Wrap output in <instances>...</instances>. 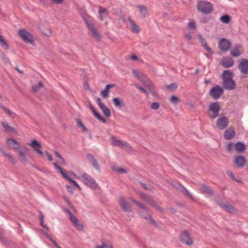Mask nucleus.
Masks as SVG:
<instances>
[{
	"label": "nucleus",
	"mask_w": 248,
	"mask_h": 248,
	"mask_svg": "<svg viewBox=\"0 0 248 248\" xmlns=\"http://www.w3.org/2000/svg\"><path fill=\"white\" fill-rule=\"evenodd\" d=\"M232 73L229 70H225L223 73V87L228 90H232L235 88V82L232 78Z\"/></svg>",
	"instance_id": "obj_1"
},
{
	"label": "nucleus",
	"mask_w": 248,
	"mask_h": 248,
	"mask_svg": "<svg viewBox=\"0 0 248 248\" xmlns=\"http://www.w3.org/2000/svg\"><path fill=\"white\" fill-rule=\"evenodd\" d=\"M77 178L80 180L85 185L93 189H96L98 186V185L93 178L86 173H84L82 175L78 176Z\"/></svg>",
	"instance_id": "obj_2"
},
{
	"label": "nucleus",
	"mask_w": 248,
	"mask_h": 248,
	"mask_svg": "<svg viewBox=\"0 0 248 248\" xmlns=\"http://www.w3.org/2000/svg\"><path fill=\"white\" fill-rule=\"evenodd\" d=\"M198 11L204 15L210 14L213 11L212 3L206 0L199 1L197 4Z\"/></svg>",
	"instance_id": "obj_3"
},
{
	"label": "nucleus",
	"mask_w": 248,
	"mask_h": 248,
	"mask_svg": "<svg viewBox=\"0 0 248 248\" xmlns=\"http://www.w3.org/2000/svg\"><path fill=\"white\" fill-rule=\"evenodd\" d=\"M220 107L218 102H214L210 104L208 114L211 119H215L219 115Z\"/></svg>",
	"instance_id": "obj_4"
},
{
	"label": "nucleus",
	"mask_w": 248,
	"mask_h": 248,
	"mask_svg": "<svg viewBox=\"0 0 248 248\" xmlns=\"http://www.w3.org/2000/svg\"><path fill=\"white\" fill-rule=\"evenodd\" d=\"M223 93V89L218 85H217L212 88L209 93L211 97L215 100L218 99Z\"/></svg>",
	"instance_id": "obj_5"
},
{
	"label": "nucleus",
	"mask_w": 248,
	"mask_h": 248,
	"mask_svg": "<svg viewBox=\"0 0 248 248\" xmlns=\"http://www.w3.org/2000/svg\"><path fill=\"white\" fill-rule=\"evenodd\" d=\"M131 201L137 204L142 210L141 211L139 212V214L140 216L143 218L148 219L150 215L148 213L147 208H146L143 204L135 200L131 199Z\"/></svg>",
	"instance_id": "obj_6"
},
{
	"label": "nucleus",
	"mask_w": 248,
	"mask_h": 248,
	"mask_svg": "<svg viewBox=\"0 0 248 248\" xmlns=\"http://www.w3.org/2000/svg\"><path fill=\"white\" fill-rule=\"evenodd\" d=\"M18 34L25 43L29 44L33 43V41L32 35L24 30H20L19 31Z\"/></svg>",
	"instance_id": "obj_7"
},
{
	"label": "nucleus",
	"mask_w": 248,
	"mask_h": 248,
	"mask_svg": "<svg viewBox=\"0 0 248 248\" xmlns=\"http://www.w3.org/2000/svg\"><path fill=\"white\" fill-rule=\"evenodd\" d=\"M229 125V121L227 117L222 116L217 121V127L220 130L225 129Z\"/></svg>",
	"instance_id": "obj_8"
},
{
	"label": "nucleus",
	"mask_w": 248,
	"mask_h": 248,
	"mask_svg": "<svg viewBox=\"0 0 248 248\" xmlns=\"http://www.w3.org/2000/svg\"><path fill=\"white\" fill-rule=\"evenodd\" d=\"M218 46L220 49L222 51L226 52L230 49L231 43L228 40L225 38H222L219 40Z\"/></svg>",
	"instance_id": "obj_9"
},
{
	"label": "nucleus",
	"mask_w": 248,
	"mask_h": 248,
	"mask_svg": "<svg viewBox=\"0 0 248 248\" xmlns=\"http://www.w3.org/2000/svg\"><path fill=\"white\" fill-rule=\"evenodd\" d=\"M111 141L112 145L116 146L123 148H129L130 147V145L127 142L121 140H118L114 136H112L111 137Z\"/></svg>",
	"instance_id": "obj_10"
},
{
	"label": "nucleus",
	"mask_w": 248,
	"mask_h": 248,
	"mask_svg": "<svg viewBox=\"0 0 248 248\" xmlns=\"http://www.w3.org/2000/svg\"><path fill=\"white\" fill-rule=\"evenodd\" d=\"M85 21L86 22V25L88 26V28L91 32L92 36L96 40H99L100 38V34L95 29L94 27V25L93 23L89 22L87 19H85Z\"/></svg>",
	"instance_id": "obj_11"
},
{
	"label": "nucleus",
	"mask_w": 248,
	"mask_h": 248,
	"mask_svg": "<svg viewBox=\"0 0 248 248\" xmlns=\"http://www.w3.org/2000/svg\"><path fill=\"white\" fill-rule=\"evenodd\" d=\"M246 162V159L243 156L238 155L234 158L233 164L237 168H242L245 166Z\"/></svg>",
	"instance_id": "obj_12"
},
{
	"label": "nucleus",
	"mask_w": 248,
	"mask_h": 248,
	"mask_svg": "<svg viewBox=\"0 0 248 248\" xmlns=\"http://www.w3.org/2000/svg\"><path fill=\"white\" fill-rule=\"evenodd\" d=\"M242 46L239 44H235L230 51V54L233 57H238L243 53Z\"/></svg>",
	"instance_id": "obj_13"
},
{
	"label": "nucleus",
	"mask_w": 248,
	"mask_h": 248,
	"mask_svg": "<svg viewBox=\"0 0 248 248\" xmlns=\"http://www.w3.org/2000/svg\"><path fill=\"white\" fill-rule=\"evenodd\" d=\"M217 203L225 211L231 213H236L235 209L228 202L224 203L222 202H218Z\"/></svg>",
	"instance_id": "obj_14"
},
{
	"label": "nucleus",
	"mask_w": 248,
	"mask_h": 248,
	"mask_svg": "<svg viewBox=\"0 0 248 248\" xmlns=\"http://www.w3.org/2000/svg\"><path fill=\"white\" fill-rule=\"evenodd\" d=\"M96 102L99 108L102 110L104 114L106 117H109L110 116V109L104 103H102L101 98H97L96 99Z\"/></svg>",
	"instance_id": "obj_15"
},
{
	"label": "nucleus",
	"mask_w": 248,
	"mask_h": 248,
	"mask_svg": "<svg viewBox=\"0 0 248 248\" xmlns=\"http://www.w3.org/2000/svg\"><path fill=\"white\" fill-rule=\"evenodd\" d=\"M28 144L40 155H44V153L40 150L41 145L38 141L35 140H33L31 143H28Z\"/></svg>",
	"instance_id": "obj_16"
},
{
	"label": "nucleus",
	"mask_w": 248,
	"mask_h": 248,
	"mask_svg": "<svg viewBox=\"0 0 248 248\" xmlns=\"http://www.w3.org/2000/svg\"><path fill=\"white\" fill-rule=\"evenodd\" d=\"M220 63L221 65L226 68L232 67L234 63L233 59L229 57L223 58L221 60Z\"/></svg>",
	"instance_id": "obj_17"
},
{
	"label": "nucleus",
	"mask_w": 248,
	"mask_h": 248,
	"mask_svg": "<svg viewBox=\"0 0 248 248\" xmlns=\"http://www.w3.org/2000/svg\"><path fill=\"white\" fill-rule=\"evenodd\" d=\"M180 239L181 241L186 245H190L192 244L193 241L190 237L189 234L186 231H185L180 235Z\"/></svg>",
	"instance_id": "obj_18"
},
{
	"label": "nucleus",
	"mask_w": 248,
	"mask_h": 248,
	"mask_svg": "<svg viewBox=\"0 0 248 248\" xmlns=\"http://www.w3.org/2000/svg\"><path fill=\"white\" fill-rule=\"evenodd\" d=\"M238 68L241 73L243 74H248V60L242 59L238 65Z\"/></svg>",
	"instance_id": "obj_19"
},
{
	"label": "nucleus",
	"mask_w": 248,
	"mask_h": 248,
	"mask_svg": "<svg viewBox=\"0 0 248 248\" xmlns=\"http://www.w3.org/2000/svg\"><path fill=\"white\" fill-rule=\"evenodd\" d=\"M235 136V132L233 128L231 127L227 129L224 134V137L227 140H232Z\"/></svg>",
	"instance_id": "obj_20"
},
{
	"label": "nucleus",
	"mask_w": 248,
	"mask_h": 248,
	"mask_svg": "<svg viewBox=\"0 0 248 248\" xmlns=\"http://www.w3.org/2000/svg\"><path fill=\"white\" fill-rule=\"evenodd\" d=\"M119 204L122 210L124 212L130 211V205L128 202H126L123 197H120L119 201Z\"/></svg>",
	"instance_id": "obj_21"
},
{
	"label": "nucleus",
	"mask_w": 248,
	"mask_h": 248,
	"mask_svg": "<svg viewBox=\"0 0 248 248\" xmlns=\"http://www.w3.org/2000/svg\"><path fill=\"white\" fill-rule=\"evenodd\" d=\"M198 37L202 46L206 49V50L210 54H213V51L209 46H208L206 40L202 38L201 35H198Z\"/></svg>",
	"instance_id": "obj_22"
},
{
	"label": "nucleus",
	"mask_w": 248,
	"mask_h": 248,
	"mask_svg": "<svg viewBox=\"0 0 248 248\" xmlns=\"http://www.w3.org/2000/svg\"><path fill=\"white\" fill-rule=\"evenodd\" d=\"M87 158L96 170H99L100 169L97 161L92 154H88L87 155Z\"/></svg>",
	"instance_id": "obj_23"
},
{
	"label": "nucleus",
	"mask_w": 248,
	"mask_h": 248,
	"mask_svg": "<svg viewBox=\"0 0 248 248\" xmlns=\"http://www.w3.org/2000/svg\"><path fill=\"white\" fill-rule=\"evenodd\" d=\"M174 186L179 190V191H181L185 194V195L187 196L189 198L192 199V196L191 194L188 192V191L182 185L180 184H177V185Z\"/></svg>",
	"instance_id": "obj_24"
},
{
	"label": "nucleus",
	"mask_w": 248,
	"mask_h": 248,
	"mask_svg": "<svg viewBox=\"0 0 248 248\" xmlns=\"http://www.w3.org/2000/svg\"><path fill=\"white\" fill-rule=\"evenodd\" d=\"M19 153V156L20 157V161L23 163H26L27 162V159L26 157L25 154L26 152L28 151V148L26 147H24V148L21 149L17 150Z\"/></svg>",
	"instance_id": "obj_25"
},
{
	"label": "nucleus",
	"mask_w": 248,
	"mask_h": 248,
	"mask_svg": "<svg viewBox=\"0 0 248 248\" xmlns=\"http://www.w3.org/2000/svg\"><path fill=\"white\" fill-rule=\"evenodd\" d=\"M7 142L8 145L12 148L18 150L19 147V143L13 139L9 138L7 139Z\"/></svg>",
	"instance_id": "obj_26"
},
{
	"label": "nucleus",
	"mask_w": 248,
	"mask_h": 248,
	"mask_svg": "<svg viewBox=\"0 0 248 248\" xmlns=\"http://www.w3.org/2000/svg\"><path fill=\"white\" fill-rule=\"evenodd\" d=\"M128 20L130 22V26L131 28V31L134 33H139L140 32V29L138 26H137L134 21L129 17Z\"/></svg>",
	"instance_id": "obj_27"
},
{
	"label": "nucleus",
	"mask_w": 248,
	"mask_h": 248,
	"mask_svg": "<svg viewBox=\"0 0 248 248\" xmlns=\"http://www.w3.org/2000/svg\"><path fill=\"white\" fill-rule=\"evenodd\" d=\"M114 86V84H108L106 85L105 89L101 92L102 97L104 98H107L108 96V90Z\"/></svg>",
	"instance_id": "obj_28"
},
{
	"label": "nucleus",
	"mask_w": 248,
	"mask_h": 248,
	"mask_svg": "<svg viewBox=\"0 0 248 248\" xmlns=\"http://www.w3.org/2000/svg\"><path fill=\"white\" fill-rule=\"evenodd\" d=\"M140 82H142L145 87L148 89H150L153 86V83L146 76H145Z\"/></svg>",
	"instance_id": "obj_29"
},
{
	"label": "nucleus",
	"mask_w": 248,
	"mask_h": 248,
	"mask_svg": "<svg viewBox=\"0 0 248 248\" xmlns=\"http://www.w3.org/2000/svg\"><path fill=\"white\" fill-rule=\"evenodd\" d=\"M234 148L238 152L241 153L245 150L246 146L243 142H238L234 145Z\"/></svg>",
	"instance_id": "obj_30"
},
{
	"label": "nucleus",
	"mask_w": 248,
	"mask_h": 248,
	"mask_svg": "<svg viewBox=\"0 0 248 248\" xmlns=\"http://www.w3.org/2000/svg\"><path fill=\"white\" fill-rule=\"evenodd\" d=\"M132 73L140 81H141L146 76L142 72H140L138 70H133Z\"/></svg>",
	"instance_id": "obj_31"
},
{
	"label": "nucleus",
	"mask_w": 248,
	"mask_h": 248,
	"mask_svg": "<svg viewBox=\"0 0 248 248\" xmlns=\"http://www.w3.org/2000/svg\"><path fill=\"white\" fill-rule=\"evenodd\" d=\"M1 125H2V127H3V128L4 129V130L7 132H12L14 133L16 132V130L14 128L10 126L6 123L2 122Z\"/></svg>",
	"instance_id": "obj_32"
},
{
	"label": "nucleus",
	"mask_w": 248,
	"mask_h": 248,
	"mask_svg": "<svg viewBox=\"0 0 248 248\" xmlns=\"http://www.w3.org/2000/svg\"><path fill=\"white\" fill-rule=\"evenodd\" d=\"M2 153L5 156V157H6L8 160V161H9L11 163L13 164H15L16 160L12 155L8 153H7L6 151L4 150L2 151Z\"/></svg>",
	"instance_id": "obj_33"
},
{
	"label": "nucleus",
	"mask_w": 248,
	"mask_h": 248,
	"mask_svg": "<svg viewBox=\"0 0 248 248\" xmlns=\"http://www.w3.org/2000/svg\"><path fill=\"white\" fill-rule=\"evenodd\" d=\"M66 211L69 214L70 219L71 221L74 224V225L76 226H80V225L78 223V220L77 219V218L76 217H75L68 209H67Z\"/></svg>",
	"instance_id": "obj_34"
},
{
	"label": "nucleus",
	"mask_w": 248,
	"mask_h": 248,
	"mask_svg": "<svg viewBox=\"0 0 248 248\" xmlns=\"http://www.w3.org/2000/svg\"><path fill=\"white\" fill-rule=\"evenodd\" d=\"M201 190L202 191V193H207L209 194H213V191L211 189V188L207 186H206L205 185H202L201 187Z\"/></svg>",
	"instance_id": "obj_35"
},
{
	"label": "nucleus",
	"mask_w": 248,
	"mask_h": 248,
	"mask_svg": "<svg viewBox=\"0 0 248 248\" xmlns=\"http://www.w3.org/2000/svg\"><path fill=\"white\" fill-rule=\"evenodd\" d=\"M137 7L139 9L140 13L143 16H145L148 15V10L145 6L138 5L137 6Z\"/></svg>",
	"instance_id": "obj_36"
},
{
	"label": "nucleus",
	"mask_w": 248,
	"mask_h": 248,
	"mask_svg": "<svg viewBox=\"0 0 248 248\" xmlns=\"http://www.w3.org/2000/svg\"><path fill=\"white\" fill-rule=\"evenodd\" d=\"M0 44L4 49L7 50L9 49V45L4 39L3 36L0 34Z\"/></svg>",
	"instance_id": "obj_37"
},
{
	"label": "nucleus",
	"mask_w": 248,
	"mask_h": 248,
	"mask_svg": "<svg viewBox=\"0 0 248 248\" xmlns=\"http://www.w3.org/2000/svg\"><path fill=\"white\" fill-rule=\"evenodd\" d=\"M39 218L40 220V225L44 228L46 229L47 230H48V227L46 225H44V215L41 212H39Z\"/></svg>",
	"instance_id": "obj_38"
},
{
	"label": "nucleus",
	"mask_w": 248,
	"mask_h": 248,
	"mask_svg": "<svg viewBox=\"0 0 248 248\" xmlns=\"http://www.w3.org/2000/svg\"><path fill=\"white\" fill-rule=\"evenodd\" d=\"M148 202L151 205L156 207V208L160 212H163V209L160 207L158 206L157 204V202L152 200L151 198L149 200H148Z\"/></svg>",
	"instance_id": "obj_39"
},
{
	"label": "nucleus",
	"mask_w": 248,
	"mask_h": 248,
	"mask_svg": "<svg viewBox=\"0 0 248 248\" xmlns=\"http://www.w3.org/2000/svg\"><path fill=\"white\" fill-rule=\"evenodd\" d=\"M93 113L94 115V116L101 122H102L104 124L106 123L107 121L106 120L103 118L102 117H101L100 114L96 111V110H93Z\"/></svg>",
	"instance_id": "obj_40"
},
{
	"label": "nucleus",
	"mask_w": 248,
	"mask_h": 248,
	"mask_svg": "<svg viewBox=\"0 0 248 248\" xmlns=\"http://www.w3.org/2000/svg\"><path fill=\"white\" fill-rule=\"evenodd\" d=\"M220 20L222 23L228 24L230 22L231 18L229 16L224 15L220 17Z\"/></svg>",
	"instance_id": "obj_41"
},
{
	"label": "nucleus",
	"mask_w": 248,
	"mask_h": 248,
	"mask_svg": "<svg viewBox=\"0 0 248 248\" xmlns=\"http://www.w3.org/2000/svg\"><path fill=\"white\" fill-rule=\"evenodd\" d=\"M77 123L78 126L80 128L82 129V130L84 131H88V129L86 128V127L83 124L82 122L79 119L77 120Z\"/></svg>",
	"instance_id": "obj_42"
},
{
	"label": "nucleus",
	"mask_w": 248,
	"mask_h": 248,
	"mask_svg": "<svg viewBox=\"0 0 248 248\" xmlns=\"http://www.w3.org/2000/svg\"><path fill=\"white\" fill-rule=\"evenodd\" d=\"M43 86L44 85L43 83L41 81H39L36 85L32 87V90L34 92H36L39 90L40 88H42Z\"/></svg>",
	"instance_id": "obj_43"
},
{
	"label": "nucleus",
	"mask_w": 248,
	"mask_h": 248,
	"mask_svg": "<svg viewBox=\"0 0 248 248\" xmlns=\"http://www.w3.org/2000/svg\"><path fill=\"white\" fill-rule=\"evenodd\" d=\"M113 103L116 107H121V101L118 98H114L112 99Z\"/></svg>",
	"instance_id": "obj_44"
},
{
	"label": "nucleus",
	"mask_w": 248,
	"mask_h": 248,
	"mask_svg": "<svg viewBox=\"0 0 248 248\" xmlns=\"http://www.w3.org/2000/svg\"><path fill=\"white\" fill-rule=\"evenodd\" d=\"M134 86L136 88L139 89L141 92L145 93L146 95H148V92L145 89L140 86L139 84H136L134 85Z\"/></svg>",
	"instance_id": "obj_45"
},
{
	"label": "nucleus",
	"mask_w": 248,
	"mask_h": 248,
	"mask_svg": "<svg viewBox=\"0 0 248 248\" xmlns=\"http://www.w3.org/2000/svg\"><path fill=\"white\" fill-rule=\"evenodd\" d=\"M179 99L178 98L174 95H172L170 98V102L174 104H177L178 102Z\"/></svg>",
	"instance_id": "obj_46"
},
{
	"label": "nucleus",
	"mask_w": 248,
	"mask_h": 248,
	"mask_svg": "<svg viewBox=\"0 0 248 248\" xmlns=\"http://www.w3.org/2000/svg\"><path fill=\"white\" fill-rule=\"evenodd\" d=\"M2 108H3V109L4 110V111L6 112V113L9 115V116H10L11 117L14 118V116H15V114L11 111L9 109L5 108V107H2Z\"/></svg>",
	"instance_id": "obj_47"
},
{
	"label": "nucleus",
	"mask_w": 248,
	"mask_h": 248,
	"mask_svg": "<svg viewBox=\"0 0 248 248\" xmlns=\"http://www.w3.org/2000/svg\"><path fill=\"white\" fill-rule=\"evenodd\" d=\"M60 172L61 173V174L62 175V176L65 178L66 179H67L68 181H70V179H71V178L67 175V174L64 172L62 168L61 169V170H59Z\"/></svg>",
	"instance_id": "obj_48"
},
{
	"label": "nucleus",
	"mask_w": 248,
	"mask_h": 248,
	"mask_svg": "<svg viewBox=\"0 0 248 248\" xmlns=\"http://www.w3.org/2000/svg\"><path fill=\"white\" fill-rule=\"evenodd\" d=\"M60 172L61 173V174L62 175V176L65 178L66 179H67L68 181H70V179H71V178L67 175V174L64 172L62 168L61 169V170H59Z\"/></svg>",
	"instance_id": "obj_49"
},
{
	"label": "nucleus",
	"mask_w": 248,
	"mask_h": 248,
	"mask_svg": "<svg viewBox=\"0 0 248 248\" xmlns=\"http://www.w3.org/2000/svg\"><path fill=\"white\" fill-rule=\"evenodd\" d=\"M159 107L160 105L157 102H153L151 105V108L154 110L158 109L159 108Z\"/></svg>",
	"instance_id": "obj_50"
},
{
	"label": "nucleus",
	"mask_w": 248,
	"mask_h": 248,
	"mask_svg": "<svg viewBox=\"0 0 248 248\" xmlns=\"http://www.w3.org/2000/svg\"><path fill=\"white\" fill-rule=\"evenodd\" d=\"M234 148V145L231 142L228 143L226 147V149L230 152H232Z\"/></svg>",
	"instance_id": "obj_51"
},
{
	"label": "nucleus",
	"mask_w": 248,
	"mask_h": 248,
	"mask_svg": "<svg viewBox=\"0 0 248 248\" xmlns=\"http://www.w3.org/2000/svg\"><path fill=\"white\" fill-rule=\"evenodd\" d=\"M55 154L61 160L62 163L63 164H65V161L64 159L61 155L59 153V152L56 151H55Z\"/></svg>",
	"instance_id": "obj_52"
},
{
	"label": "nucleus",
	"mask_w": 248,
	"mask_h": 248,
	"mask_svg": "<svg viewBox=\"0 0 248 248\" xmlns=\"http://www.w3.org/2000/svg\"><path fill=\"white\" fill-rule=\"evenodd\" d=\"M226 174H227V175L228 176H229L231 179H232V180H234L236 181H237V180L235 179V177H234V176L233 174V173L232 172V171H231V170H227L226 171Z\"/></svg>",
	"instance_id": "obj_53"
},
{
	"label": "nucleus",
	"mask_w": 248,
	"mask_h": 248,
	"mask_svg": "<svg viewBox=\"0 0 248 248\" xmlns=\"http://www.w3.org/2000/svg\"><path fill=\"white\" fill-rule=\"evenodd\" d=\"M140 196L141 198L146 200L147 202H148V200H149L151 199L150 197H148L147 195H146L143 193H140Z\"/></svg>",
	"instance_id": "obj_54"
},
{
	"label": "nucleus",
	"mask_w": 248,
	"mask_h": 248,
	"mask_svg": "<svg viewBox=\"0 0 248 248\" xmlns=\"http://www.w3.org/2000/svg\"><path fill=\"white\" fill-rule=\"evenodd\" d=\"M178 86L176 83H171L168 86V88L169 89H176Z\"/></svg>",
	"instance_id": "obj_55"
},
{
	"label": "nucleus",
	"mask_w": 248,
	"mask_h": 248,
	"mask_svg": "<svg viewBox=\"0 0 248 248\" xmlns=\"http://www.w3.org/2000/svg\"><path fill=\"white\" fill-rule=\"evenodd\" d=\"M151 93V94L155 97H157L158 96L157 93L154 90L153 86L150 89H149Z\"/></svg>",
	"instance_id": "obj_56"
},
{
	"label": "nucleus",
	"mask_w": 248,
	"mask_h": 248,
	"mask_svg": "<svg viewBox=\"0 0 248 248\" xmlns=\"http://www.w3.org/2000/svg\"><path fill=\"white\" fill-rule=\"evenodd\" d=\"M69 182H71L73 184V185L76 186L79 190H81L80 186L78 185V184L74 180H73L72 178L70 179V181Z\"/></svg>",
	"instance_id": "obj_57"
},
{
	"label": "nucleus",
	"mask_w": 248,
	"mask_h": 248,
	"mask_svg": "<svg viewBox=\"0 0 248 248\" xmlns=\"http://www.w3.org/2000/svg\"><path fill=\"white\" fill-rule=\"evenodd\" d=\"M45 153L46 155V156L49 161H51L53 160V157L50 154H49L47 151L45 152Z\"/></svg>",
	"instance_id": "obj_58"
},
{
	"label": "nucleus",
	"mask_w": 248,
	"mask_h": 248,
	"mask_svg": "<svg viewBox=\"0 0 248 248\" xmlns=\"http://www.w3.org/2000/svg\"><path fill=\"white\" fill-rule=\"evenodd\" d=\"M188 27L189 29H195V23L194 22H189L188 23Z\"/></svg>",
	"instance_id": "obj_59"
},
{
	"label": "nucleus",
	"mask_w": 248,
	"mask_h": 248,
	"mask_svg": "<svg viewBox=\"0 0 248 248\" xmlns=\"http://www.w3.org/2000/svg\"><path fill=\"white\" fill-rule=\"evenodd\" d=\"M99 13L100 15H102V14H104L106 12V9L100 6L99 7Z\"/></svg>",
	"instance_id": "obj_60"
},
{
	"label": "nucleus",
	"mask_w": 248,
	"mask_h": 248,
	"mask_svg": "<svg viewBox=\"0 0 248 248\" xmlns=\"http://www.w3.org/2000/svg\"><path fill=\"white\" fill-rule=\"evenodd\" d=\"M148 219H149V221L155 226L157 225L156 221L151 217V216L148 217Z\"/></svg>",
	"instance_id": "obj_61"
},
{
	"label": "nucleus",
	"mask_w": 248,
	"mask_h": 248,
	"mask_svg": "<svg viewBox=\"0 0 248 248\" xmlns=\"http://www.w3.org/2000/svg\"><path fill=\"white\" fill-rule=\"evenodd\" d=\"M141 185H142V187L146 189V190H151V187L150 186H148L147 185H146L145 184H144V183H141Z\"/></svg>",
	"instance_id": "obj_62"
},
{
	"label": "nucleus",
	"mask_w": 248,
	"mask_h": 248,
	"mask_svg": "<svg viewBox=\"0 0 248 248\" xmlns=\"http://www.w3.org/2000/svg\"><path fill=\"white\" fill-rule=\"evenodd\" d=\"M185 36L189 41L191 40L192 38V35H191L190 33H186Z\"/></svg>",
	"instance_id": "obj_63"
},
{
	"label": "nucleus",
	"mask_w": 248,
	"mask_h": 248,
	"mask_svg": "<svg viewBox=\"0 0 248 248\" xmlns=\"http://www.w3.org/2000/svg\"><path fill=\"white\" fill-rule=\"evenodd\" d=\"M53 166H54V167H55L56 169H57L59 171L60 170H61L62 168H61V167H60L58 165V164H57V163H56V162H54V163H53Z\"/></svg>",
	"instance_id": "obj_64"
}]
</instances>
